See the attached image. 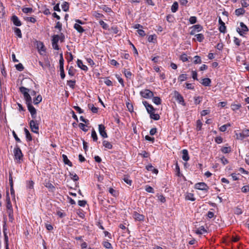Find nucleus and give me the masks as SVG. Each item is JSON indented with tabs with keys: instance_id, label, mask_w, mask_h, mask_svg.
<instances>
[{
	"instance_id": "1",
	"label": "nucleus",
	"mask_w": 249,
	"mask_h": 249,
	"mask_svg": "<svg viewBox=\"0 0 249 249\" xmlns=\"http://www.w3.org/2000/svg\"><path fill=\"white\" fill-rule=\"evenodd\" d=\"M20 91L23 94L26 105L32 104V98L30 95L28 93L29 89L24 87L19 88Z\"/></svg>"
},
{
	"instance_id": "2",
	"label": "nucleus",
	"mask_w": 249,
	"mask_h": 249,
	"mask_svg": "<svg viewBox=\"0 0 249 249\" xmlns=\"http://www.w3.org/2000/svg\"><path fill=\"white\" fill-rule=\"evenodd\" d=\"M20 91L23 94L26 105L32 104V98L30 95L28 93L29 89L24 87L19 88Z\"/></svg>"
},
{
	"instance_id": "3",
	"label": "nucleus",
	"mask_w": 249,
	"mask_h": 249,
	"mask_svg": "<svg viewBox=\"0 0 249 249\" xmlns=\"http://www.w3.org/2000/svg\"><path fill=\"white\" fill-rule=\"evenodd\" d=\"M236 31L241 36H244L249 31L248 27L242 22L240 23V27L236 28Z\"/></svg>"
},
{
	"instance_id": "4",
	"label": "nucleus",
	"mask_w": 249,
	"mask_h": 249,
	"mask_svg": "<svg viewBox=\"0 0 249 249\" xmlns=\"http://www.w3.org/2000/svg\"><path fill=\"white\" fill-rule=\"evenodd\" d=\"M14 154L15 159L20 161L22 160L23 154L18 145L16 144L14 149Z\"/></svg>"
},
{
	"instance_id": "5",
	"label": "nucleus",
	"mask_w": 249,
	"mask_h": 249,
	"mask_svg": "<svg viewBox=\"0 0 249 249\" xmlns=\"http://www.w3.org/2000/svg\"><path fill=\"white\" fill-rule=\"evenodd\" d=\"M29 124L31 131L34 133L38 134L39 130V124L37 123V121L32 120L30 121Z\"/></svg>"
},
{
	"instance_id": "6",
	"label": "nucleus",
	"mask_w": 249,
	"mask_h": 249,
	"mask_svg": "<svg viewBox=\"0 0 249 249\" xmlns=\"http://www.w3.org/2000/svg\"><path fill=\"white\" fill-rule=\"evenodd\" d=\"M140 95L143 98L148 99L153 97L154 94L153 92L149 89H145L140 91Z\"/></svg>"
},
{
	"instance_id": "7",
	"label": "nucleus",
	"mask_w": 249,
	"mask_h": 249,
	"mask_svg": "<svg viewBox=\"0 0 249 249\" xmlns=\"http://www.w3.org/2000/svg\"><path fill=\"white\" fill-rule=\"evenodd\" d=\"M36 48L39 53L41 55H44L46 52V49L43 42L41 41H36Z\"/></svg>"
},
{
	"instance_id": "8",
	"label": "nucleus",
	"mask_w": 249,
	"mask_h": 249,
	"mask_svg": "<svg viewBox=\"0 0 249 249\" xmlns=\"http://www.w3.org/2000/svg\"><path fill=\"white\" fill-rule=\"evenodd\" d=\"M195 188L198 190L206 191H208V190H209V187L204 182H199L196 183L195 185Z\"/></svg>"
},
{
	"instance_id": "9",
	"label": "nucleus",
	"mask_w": 249,
	"mask_h": 249,
	"mask_svg": "<svg viewBox=\"0 0 249 249\" xmlns=\"http://www.w3.org/2000/svg\"><path fill=\"white\" fill-rule=\"evenodd\" d=\"M9 183L10 185V192L11 195L13 196V197H15V191L14 189V183L12 178V172L9 171Z\"/></svg>"
},
{
	"instance_id": "10",
	"label": "nucleus",
	"mask_w": 249,
	"mask_h": 249,
	"mask_svg": "<svg viewBox=\"0 0 249 249\" xmlns=\"http://www.w3.org/2000/svg\"><path fill=\"white\" fill-rule=\"evenodd\" d=\"M28 109L31 113V117L33 119H36V110L32 106V104L27 105Z\"/></svg>"
},
{
	"instance_id": "11",
	"label": "nucleus",
	"mask_w": 249,
	"mask_h": 249,
	"mask_svg": "<svg viewBox=\"0 0 249 249\" xmlns=\"http://www.w3.org/2000/svg\"><path fill=\"white\" fill-rule=\"evenodd\" d=\"M98 127L100 135L104 138H107V134L105 130V126L102 124H100L98 125Z\"/></svg>"
},
{
	"instance_id": "12",
	"label": "nucleus",
	"mask_w": 249,
	"mask_h": 249,
	"mask_svg": "<svg viewBox=\"0 0 249 249\" xmlns=\"http://www.w3.org/2000/svg\"><path fill=\"white\" fill-rule=\"evenodd\" d=\"M142 104L145 106L147 112L149 114L155 111V108L153 107L151 105L149 104L147 101H143Z\"/></svg>"
},
{
	"instance_id": "13",
	"label": "nucleus",
	"mask_w": 249,
	"mask_h": 249,
	"mask_svg": "<svg viewBox=\"0 0 249 249\" xmlns=\"http://www.w3.org/2000/svg\"><path fill=\"white\" fill-rule=\"evenodd\" d=\"M174 95L176 99L178 102L179 103L184 105V101L183 96L179 93L178 92L176 91L174 93Z\"/></svg>"
},
{
	"instance_id": "14",
	"label": "nucleus",
	"mask_w": 249,
	"mask_h": 249,
	"mask_svg": "<svg viewBox=\"0 0 249 249\" xmlns=\"http://www.w3.org/2000/svg\"><path fill=\"white\" fill-rule=\"evenodd\" d=\"M202 27L199 24L194 25L192 27V31L190 32V35H194L196 32H200L202 29Z\"/></svg>"
},
{
	"instance_id": "15",
	"label": "nucleus",
	"mask_w": 249,
	"mask_h": 249,
	"mask_svg": "<svg viewBox=\"0 0 249 249\" xmlns=\"http://www.w3.org/2000/svg\"><path fill=\"white\" fill-rule=\"evenodd\" d=\"M11 20L15 26H20L21 25V22L17 16H13L11 18Z\"/></svg>"
},
{
	"instance_id": "16",
	"label": "nucleus",
	"mask_w": 249,
	"mask_h": 249,
	"mask_svg": "<svg viewBox=\"0 0 249 249\" xmlns=\"http://www.w3.org/2000/svg\"><path fill=\"white\" fill-rule=\"evenodd\" d=\"M134 218L138 221H141L144 220V216L142 214H141L136 212H134L133 214Z\"/></svg>"
},
{
	"instance_id": "17",
	"label": "nucleus",
	"mask_w": 249,
	"mask_h": 249,
	"mask_svg": "<svg viewBox=\"0 0 249 249\" xmlns=\"http://www.w3.org/2000/svg\"><path fill=\"white\" fill-rule=\"evenodd\" d=\"M77 65L78 67L80 68L81 70L85 71H88V67L83 64V62L82 61V60L78 59L77 61Z\"/></svg>"
},
{
	"instance_id": "18",
	"label": "nucleus",
	"mask_w": 249,
	"mask_h": 249,
	"mask_svg": "<svg viewBox=\"0 0 249 249\" xmlns=\"http://www.w3.org/2000/svg\"><path fill=\"white\" fill-rule=\"evenodd\" d=\"M182 160L184 161H188L189 160V156L188 155V152L187 150L186 149H183L182 151Z\"/></svg>"
},
{
	"instance_id": "19",
	"label": "nucleus",
	"mask_w": 249,
	"mask_h": 249,
	"mask_svg": "<svg viewBox=\"0 0 249 249\" xmlns=\"http://www.w3.org/2000/svg\"><path fill=\"white\" fill-rule=\"evenodd\" d=\"M62 158L65 164H67L71 167L72 166V162L68 159V157L66 155L63 154Z\"/></svg>"
},
{
	"instance_id": "20",
	"label": "nucleus",
	"mask_w": 249,
	"mask_h": 249,
	"mask_svg": "<svg viewBox=\"0 0 249 249\" xmlns=\"http://www.w3.org/2000/svg\"><path fill=\"white\" fill-rule=\"evenodd\" d=\"M74 28L79 33H82L85 31L83 28L79 24L75 23L74 25Z\"/></svg>"
},
{
	"instance_id": "21",
	"label": "nucleus",
	"mask_w": 249,
	"mask_h": 249,
	"mask_svg": "<svg viewBox=\"0 0 249 249\" xmlns=\"http://www.w3.org/2000/svg\"><path fill=\"white\" fill-rule=\"evenodd\" d=\"M211 80L209 78H205L202 79L201 84L204 86H210Z\"/></svg>"
},
{
	"instance_id": "22",
	"label": "nucleus",
	"mask_w": 249,
	"mask_h": 249,
	"mask_svg": "<svg viewBox=\"0 0 249 249\" xmlns=\"http://www.w3.org/2000/svg\"><path fill=\"white\" fill-rule=\"evenodd\" d=\"M146 168L148 171H152L153 173L156 174L158 173V170L155 169L151 164H149L146 166Z\"/></svg>"
},
{
	"instance_id": "23",
	"label": "nucleus",
	"mask_w": 249,
	"mask_h": 249,
	"mask_svg": "<svg viewBox=\"0 0 249 249\" xmlns=\"http://www.w3.org/2000/svg\"><path fill=\"white\" fill-rule=\"evenodd\" d=\"M103 146L107 149H111L112 148V144L107 141H106V140L103 141Z\"/></svg>"
},
{
	"instance_id": "24",
	"label": "nucleus",
	"mask_w": 249,
	"mask_h": 249,
	"mask_svg": "<svg viewBox=\"0 0 249 249\" xmlns=\"http://www.w3.org/2000/svg\"><path fill=\"white\" fill-rule=\"evenodd\" d=\"M207 231L203 226H201L196 231V233L197 234H202L206 232Z\"/></svg>"
},
{
	"instance_id": "25",
	"label": "nucleus",
	"mask_w": 249,
	"mask_h": 249,
	"mask_svg": "<svg viewBox=\"0 0 249 249\" xmlns=\"http://www.w3.org/2000/svg\"><path fill=\"white\" fill-rule=\"evenodd\" d=\"M245 13V10L242 8L237 9L235 11V14L237 16L242 15Z\"/></svg>"
},
{
	"instance_id": "26",
	"label": "nucleus",
	"mask_w": 249,
	"mask_h": 249,
	"mask_svg": "<svg viewBox=\"0 0 249 249\" xmlns=\"http://www.w3.org/2000/svg\"><path fill=\"white\" fill-rule=\"evenodd\" d=\"M221 151L224 154L229 153L231 151V148L230 146L222 147L221 149Z\"/></svg>"
},
{
	"instance_id": "27",
	"label": "nucleus",
	"mask_w": 249,
	"mask_h": 249,
	"mask_svg": "<svg viewBox=\"0 0 249 249\" xmlns=\"http://www.w3.org/2000/svg\"><path fill=\"white\" fill-rule=\"evenodd\" d=\"M5 231H6V229H5V227L4 226H3V233H4V241H5V243L6 244V249H8V237L7 235V233H6Z\"/></svg>"
},
{
	"instance_id": "28",
	"label": "nucleus",
	"mask_w": 249,
	"mask_h": 249,
	"mask_svg": "<svg viewBox=\"0 0 249 249\" xmlns=\"http://www.w3.org/2000/svg\"><path fill=\"white\" fill-rule=\"evenodd\" d=\"M178 7V3L176 1L174 2L171 6V11L173 13H175L177 11Z\"/></svg>"
},
{
	"instance_id": "29",
	"label": "nucleus",
	"mask_w": 249,
	"mask_h": 249,
	"mask_svg": "<svg viewBox=\"0 0 249 249\" xmlns=\"http://www.w3.org/2000/svg\"><path fill=\"white\" fill-rule=\"evenodd\" d=\"M24 132H25V134L26 138L27 140L29 141H32V138L31 135L30 133L28 130L26 128H24Z\"/></svg>"
},
{
	"instance_id": "30",
	"label": "nucleus",
	"mask_w": 249,
	"mask_h": 249,
	"mask_svg": "<svg viewBox=\"0 0 249 249\" xmlns=\"http://www.w3.org/2000/svg\"><path fill=\"white\" fill-rule=\"evenodd\" d=\"M61 7L63 11L65 12L68 11L69 8V3L66 1L64 2L61 5Z\"/></svg>"
},
{
	"instance_id": "31",
	"label": "nucleus",
	"mask_w": 249,
	"mask_h": 249,
	"mask_svg": "<svg viewBox=\"0 0 249 249\" xmlns=\"http://www.w3.org/2000/svg\"><path fill=\"white\" fill-rule=\"evenodd\" d=\"M150 117L151 119L154 120H159L160 118V115L158 114H155L154 111L150 114Z\"/></svg>"
},
{
	"instance_id": "32",
	"label": "nucleus",
	"mask_w": 249,
	"mask_h": 249,
	"mask_svg": "<svg viewBox=\"0 0 249 249\" xmlns=\"http://www.w3.org/2000/svg\"><path fill=\"white\" fill-rule=\"evenodd\" d=\"M59 39H60V37L58 35H53L52 36V44L58 43Z\"/></svg>"
},
{
	"instance_id": "33",
	"label": "nucleus",
	"mask_w": 249,
	"mask_h": 249,
	"mask_svg": "<svg viewBox=\"0 0 249 249\" xmlns=\"http://www.w3.org/2000/svg\"><path fill=\"white\" fill-rule=\"evenodd\" d=\"M153 102L157 105H160L161 104V101L160 97H153Z\"/></svg>"
},
{
	"instance_id": "34",
	"label": "nucleus",
	"mask_w": 249,
	"mask_h": 249,
	"mask_svg": "<svg viewBox=\"0 0 249 249\" xmlns=\"http://www.w3.org/2000/svg\"><path fill=\"white\" fill-rule=\"evenodd\" d=\"M5 14L4 7L1 2H0V18H2Z\"/></svg>"
},
{
	"instance_id": "35",
	"label": "nucleus",
	"mask_w": 249,
	"mask_h": 249,
	"mask_svg": "<svg viewBox=\"0 0 249 249\" xmlns=\"http://www.w3.org/2000/svg\"><path fill=\"white\" fill-rule=\"evenodd\" d=\"M195 36L196 38V40L199 42H202L204 39V36L202 34H196Z\"/></svg>"
},
{
	"instance_id": "36",
	"label": "nucleus",
	"mask_w": 249,
	"mask_h": 249,
	"mask_svg": "<svg viewBox=\"0 0 249 249\" xmlns=\"http://www.w3.org/2000/svg\"><path fill=\"white\" fill-rule=\"evenodd\" d=\"M76 72V70L73 69L72 66H71L68 70V74L69 75L73 76Z\"/></svg>"
},
{
	"instance_id": "37",
	"label": "nucleus",
	"mask_w": 249,
	"mask_h": 249,
	"mask_svg": "<svg viewBox=\"0 0 249 249\" xmlns=\"http://www.w3.org/2000/svg\"><path fill=\"white\" fill-rule=\"evenodd\" d=\"M42 101V96L38 95L35 99H34L33 103L35 105H37Z\"/></svg>"
},
{
	"instance_id": "38",
	"label": "nucleus",
	"mask_w": 249,
	"mask_h": 249,
	"mask_svg": "<svg viewBox=\"0 0 249 249\" xmlns=\"http://www.w3.org/2000/svg\"><path fill=\"white\" fill-rule=\"evenodd\" d=\"M104 247L106 249H112L111 244L107 241H104L103 243Z\"/></svg>"
},
{
	"instance_id": "39",
	"label": "nucleus",
	"mask_w": 249,
	"mask_h": 249,
	"mask_svg": "<svg viewBox=\"0 0 249 249\" xmlns=\"http://www.w3.org/2000/svg\"><path fill=\"white\" fill-rule=\"evenodd\" d=\"M185 198L187 200H191L192 201H195L196 199L194 196V195L192 193H189L187 194V195H186V196Z\"/></svg>"
},
{
	"instance_id": "40",
	"label": "nucleus",
	"mask_w": 249,
	"mask_h": 249,
	"mask_svg": "<svg viewBox=\"0 0 249 249\" xmlns=\"http://www.w3.org/2000/svg\"><path fill=\"white\" fill-rule=\"evenodd\" d=\"M88 107L89 108L91 109L92 112L93 113H97L98 111V108L96 107H95L92 104H89Z\"/></svg>"
},
{
	"instance_id": "41",
	"label": "nucleus",
	"mask_w": 249,
	"mask_h": 249,
	"mask_svg": "<svg viewBox=\"0 0 249 249\" xmlns=\"http://www.w3.org/2000/svg\"><path fill=\"white\" fill-rule=\"evenodd\" d=\"M14 32L15 33V34L19 37V38H21L22 37V34H21V30L18 28H14Z\"/></svg>"
},
{
	"instance_id": "42",
	"label": "nucleus",
	"mask_w": 249,
	"mask_h": 249,
	"mask_svg": "<svg viewBox=\"0 0 249 249\" xmlns=\"http://www.w3.org/2000/svg\"><path fill=\"white\" fill-rule=\"evenodd\" d=\"M75 84V80H69L67 81V84L70 88L73 89L74 88Z\"/></svg>"
},
{
	"instance_id": "43",
	"label": "nucleus",
	"mask_w": 249,
	"mask_h": 249,
	"mask_svg": "<svg viewBox=\"0 0 249 249\" xmlns=\"http://www.w3.org/2000/svg\"><path fill=\"white\" fill-rule=\"evenodd\" d=\"M157 36L156 35H150L148 37V41L149 42H154V40L156 39Z\"/></svg>"
},
{
	"instance_id": "44",
	"label": "nucleus",
	"mask_w": 249,
	"mask_h": 249,
	"mask_svg": "<svg viewBox=\"0 0 249 249\" xmlns=\"http://www.w3.org/2000/svg\"><path fill=\"white\" fill-rule=\"evenodd\" d=\"M124 74L127 78L131 79L132 76V73L131 72V71L125 69L124 70Z\"/></svg>"
},
{
	"instance_id": "45",
	"label": "nucleus",
	"mask_w": 249,
	"mask_h": 249,
	"mask_svg": "<svg viewBox=\"0 0 249 249\" xmlns=\"http://www.w3.org/2000/svg\"><path fill=\"white\" fill-rule=\"evenodd\" d=\"M91 137L92 138L93 141L96 142L98 140L97 135L94 129H92L91 132Z\"/></svg>"
},
{
	"instance_id": "46",
	"label": "nucleus",
	"mask_w": 249,
	"mask_h": 249,
	"mask_svg": "<svg viewBox=\"0 0 249 249\" xmlns=\"http://www.w3.org/2000/svg\"><path fill=\"white\" fill-rule=\"evenodd\" d=\"M242 135L244 138L249 137V129H244L242 131Z\"/></svg>"
},
{
	"instance_id": "47",
	"label": "nucleus",
	"mask_w": 249,
	"mask_h": 249,
	"mask_svg": "<svg viewBox=\"0 0 249 249\" xmlns=\"http://www.w3.org/2000/svg\"><path fill=\"white\" fill-rule=\"evenodd\" d=\"M187 79V76H186V74H180L179 76H178V80L180 82H182L184 81H185V80Z\"/></svg>"
},
{
	"instance_id": "48",
	"label": "nucleus",
	"mask_w": 249,
	"mask_h": 249,
	"mask_svg": "<svg viewBox=\"0 0 249 249\" xmlns=\"http://www.w3.org/2000/svg\"><path fill=\"white\" fill-rule=\"evenodd\" d=\"M231 109L233 110H236L239 109L241 107V105L240 104H232L231 105Z\"/></svg>"
},
{
	"instance_id": "49",
	"label": "nucleus",
	"mask_w": 249,
	"mask_h": 249,
	"mask_svg": "<svg viewBox=\"0 0 249 249\" xmlns=\"http://www.w3.org/2000/svg\"><path fill=\"white\" fill-rule=\"evenodd\" d=\"M34 182L32 180H30L27 182V187L28 189H33Z\"/></svg>"
},
{
	"instance_id": "50",
	"label": "nucleus",
	"mask_w": 249,
	"mask_h": 249,
	"mask_svg": "<svg viewBox=\"0 0 249 249\" xmlns=\"http://www.w3.org/2000/svg\"><path fill=\"white\" fill-rule=\"evenodd\" d=\"M7 213L8 214L9 221L11 222H13L14 220V215H13V211L8 212Z\"/></svg>"
},
{
	"instance_id": "51",
	"label": "nucleus",
	"mask_w": 249,
	"mask_h": 249,
	"mask_svg": "<svg viewBox=\"0 0 249 249\" xmlns=\"http://www.w3.org/2000/svg\"><path fill=\"white\" fill-rule=\"evenodd\" d=\"M16 69L20 71L24 70V67L21 63H19L15 66Z\"/></svg>"
},
{
	"instance_id": "52",
	"label": "nucleus",
	"mask_w": 249,
	"mask_h": 249,
	"mask_svg": "<svg viewBox=\"0 0 249 249\" xmlns=\"http://www.w3.org/2000/svg\"><path fill=\"white\" fill-rule=\"evenodd\" d=\"M241 4L243 7H247L249 5V0H242L241 1Z\"/></svg>"
},
{
	"instance_id": "53",
	"label": "nucleus",
	"mask_w": 249,
	"mask_h": 249,
	"mask_svg": "<svg viewBox=\"0 0 249 249\" xmlns=\"http://www.w3.org/2000/svg\"><path fill=\"white\" fill-rule=\"evenodd\" d=\"M189 20L191 24H195L196 22L197 21L196 17L195 16H192L189 18Z\"/></svg>"
},
{
	"instance_id": "54",
	"label": "nucleus",
	"mask_w": 249,
	"mask_h": 249,
	"mask_svg": "<svg viewBox=\"0 0 249 249\" xmlns=\"http://www.w3.org/2000/svg\"><path fill=\"white\" fill-rule=\"evenodd\" d=\"M100 25L104 29L107 30L108 28V25L107 23H106L104 21L100 20L99 21Z\"/></svg>"
},
{
	"instance_id": "55",
	"label": "nucleus",
	"mask_w": 249,
	"mask_h": 249,
	"mask_svg": "<svg viewBox=\"0 0 249 249\" xmlns=\"http://www.w3.org/2000/svg\"><path fill=\"white\" fill-rule=\"evenodd\" d=\"M6 209L7 212L13 211L11 202L6 203Z\"/></svg>"
},
{
	"instance_id": "56",
	"label": "nucleus",
	"mask_w": 249,
	"mask_h": 249,
	"mask_svg": "<svg viewBox=\"0 0 249 249\" xmlns=\"http://www.w3.org/2000/svg\"><path fill=\"white\" fill-rule=\"evenodd\" d=\"M194 58H195L194 63L200 64L201 63V59L199 56L196 55L194 57Z\"/></svg>"
},
{
	"instance_id": "57",
	"label": "nucleus",
	"mask_w": 249,
	"mask_h": 249,
	"mask_svg": "<svg viewBox=\"0 0 249 249\" xmlns=\"http://www.w3.org/2000/svg\"><path fill=\"white\" fill-rule=\"evenodd\" d=\"M22 10L24 13H31L33 12V9L29 7L23 8Z\"/></svg>"
},
{
	"instance_id": "58",
	"label": "nucleus",
	"mask_w": 249,
	"mask_h": 249,
	"mask_svg": "<svg viewBox=\"0 0 249 249\" xmlns=\"http://www.w3.org/2000/svg\"><path fill=\"white\" fill-rule=\"evenodd\" d=\"M202 124L200 120H197L196 122V129L197 131H199L201 129Z\"/></svg>"
},
{
	"instance_id": "59",
	"label": "nucleus",
	"mask_w": 249,
	"mask_h": 249,
	"mask_svg": "<svg viewBox=\"0 0 249 249\" xmlns=\"http://www.w3.org/2000/svg\"><path fill=\"white\" fill-rule=\"evenodd\" d=\"M70 176L71 177V178L74 181H77L79 179V177L76 174H71L70 173Z\"/></svg>"
},
{
	"instance_id": "60",
	"label": "nucleus",
	"mask_w": 249,
	"mask_h": 249,
	"mask_svg": "<svg viewBox=\"0 0 249 249\" xmlns=\"http://www.w3.org/2000/svg\"><path fill=\"white\" fill-rule=\"evenodd\" d=\"M25 19L26 21H30L32 23H35L36 22V19L33 17H27Z\"/></svg>"
},
{
	"instance_id": "61",
	"label": "nucleus",
	"mask_w": 249,
	"mask_h": 249,
	"mask_svg": "<svg viewBox=\"0 0 249 249\" xmlns=\"http://www.w3.org/2000/svg\"><path fill=\"white\" fill-rule=\"evenodd\" d=\"M180 59L183 62L187 61L188 60L187 55L185 53L182 54L180 57Z\"/></svg>"
},
{
	"instance_id": "62",
	"label": "nucleus",
	"mask_w": 249,
	"mask_h": 249,
	"mask_svg": "<svg viewBox=\"0 0 249 249\" xmlns=\"http://www.w3.org/2000/svg\"><path fill=\"white\" fill-rule=\"evenodd\" d=\"M126 107H127L128 110L130 112H132L133 111V105L132 104L127 103L126 104Z\"/></svg>"
},
{
	"instance_id": "63",
	"label": "nucleus",
	"mask_w": 249,
	"mask_h": 249,
	"mask_svg": "<svg viewBox=\"0 0 249 249\" xmlns=\"http://www.w3.org/2000/svg\"><path fill=\"white\" fill-rule=\"evenodd\" d=\"M145 191L148 193H154L153 188L149 186H146Z\"/></svg>"
},
{
	"instance_id": "64",
	"label": "nucleus",
	"mask_w": 249,
	"mask_h": 249,
	"mask_svg": "<svg viewBox=\"0 0 249 249\" xmlns=\"http://www.w3.org/2000/svg\"><path fill=\"white\" fill-rule=\"evenodd\" d=\"M241 190H242V192L243 193H247V192H249V186L246 185V186H243L241 188Z\"/></svg>"
}]
</instances>
